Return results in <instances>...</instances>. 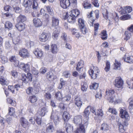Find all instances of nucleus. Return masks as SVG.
<instances>
[{
    "label": "nucleus",
    "instance_id": "obj_1",
    "mask_svg": "<svg viewBox=\"0 0 133 133\" xmlns=\"http://www.w3.org/2000/svg\"><path fill=\"white\" fill-rule=\"evenodd\" d=\"M74 123L76 125L78 126L79 127H87L88 122L87 119L82 121V117L80 115L75 116L74 118Z\"/></svg>",
    "mask_w": 133,
    "mask_h": 133
},
{
    "label": "nucleus",
    "instance_id": "obj_2",
    "mask_svg": "<svg viewBox=\"0 0 133 133\" xmlns=\"http://www.w3.org/2000/svg\"><path fill=\"white\" fill-rule=\"evenodd\" d=\"M60 5L64 9H66L70 5L76 7L77 4L76 0H59Z\"/></svg>",
    "mask_w": 133,
    "mask_h": 133
},
{
    "label": "nucleus",
    "instance_id": "obj_3",
    "mask_svg": "<svg viewBox=\"0 0 133 133\" xmlns=\"http://www.w3.org/2000/svg\"><path fill=\"white\" fill-rule=\"evenodd\" d=\"M79 14V11L77 9L71 11V14L67 18L68 22L71 23H74L75 21V18Z\"/></svg>",
    "mask_w": 133,
    "mask_h": 133
},
{
    "label": "nucleus",
    "instance_id": "obj_4",
    "mask_svg": "<svg viewBox=\"0 0 133 133\" xmlns=\"http://www.w3.org/2000/svg\"><path fill=\"white\" fill-rule=\"evenodd\" d=\"M114 92L113 90H109L108 91L107 90L106 91V95L105 96L108 98L110 103H112L114 102L115 98V96L113 95Z\"/></svg>",
    "mask_w": 133,
    "mask_h": 133
},
{
    "label": "nucleus",
    "instance_id": "obj_5",
    "mask_svg": "<svg viewBox=\"0 0 133 133\" xmlns=\"http://www.w3.org/2000/svg\"><path fill=\"white\" fill-rule=\"evenodd\" d=\"M58 113L52 111L50 117V119L53 120L55 125H57L59 122Z\"/></svg>",
    "mask_w": 133,
    "mask_h": 133
},
{
    "label": "nucleus",
    "instance_id": "obj_6",
    "mask_svg": "<svg viewBox=\"0 0 133 133\" xmlns=\"http://www.w3.org/2000/svg\"><path fill=\"white\" fill-rule=\"evenodd\" d=\"M99 71L97 67H94L93 69H90L89 71V73L90 75L91 76L92 78L93 79H96L98 75Z\"/></svg>",
    "mask_w": 133,
    "mask_h": 133
},
{
    "label": "nucleus",
    "instance_id": "obj_7",
    "mask_svg": "<svg viewBox=\"0 0 133 133\" xmlns=\"http://www.w3.org/2000/svg\"><path fill=\"white\" fill-rule=\"evenodd\" d=\"M114 83L115 87L118 88H122L124 84L123 81L120 77H116Z\"/></svg>",
    "mask_w": 133,
    "mask_h": 133
},
{
    "label": "nucleus",
    "instance_id": "obj_8",
    "mask_svg": "<svg viewBox=\"0 0 133 133\" xmlns=\"http://www.w3.org/2000/svg\"><path fill=\"white\" fill-rule=\"evenodd\" d=\"M27 76L25 74L22 75V80L25 83H27L29 81L31 82L32 80V75L30 73H28Z\"/></svg>",
    "mask_w": 133,
    "mask_h": 133
},
{
    "label": "nucleus",
    "instance_id": "obj_9",
    "mask_svg": "<svg viewBox=\"0 0 133 133\" xmlns=\"http://www.w3.org/2000/svg\"><path fill=\"white\" fill-rule=\"evenodd\" d=\"M15 33L11 31L9 34L8 36L9 37H12V41L13 43L15 44H18L20 41V38L18 36H16Z\"/></svg>",
    "mask_w": 133,
    "mask_h": 133
},
{
    "label": "nucleus",
    "instance_id": "obj_10",
    "mask_svg": "<svg viewBox=\"0 0 133 133\" xmlns=\"http://www.w3.org/2000/svg\"><path fill=\"white\" fill-rule=\"evenodd\" d=\"M18 66L25 72H27L30 71V66L28 64H25L23 63H21Z\"/></svg>",
    "mask_w": 133,
    "mask_h": 133
},
{
    "label": "nucleus",
    "instance_id": "obj_11",
    "mask_svg": "<svg viewBox=\"0 0 133 133\" xmlns=\"http://www.w3.org/2000/svg\"><path fill=\"white\" fill-rule=\"evenodd\" d=\"M19 54L21 57L23 58L28 57L29 55L28 50L25 48L21 49L19 51Z\"/></svg>",
    "mask_w": 133,
    "mask_h": 133
},
{
    "label": "nucleus",
    "instance_id": "obj_12",
    "mask_svg": "<svg viewBox=\"0 0 133 133\" xmlns=\"http://www.w3.org/2000/svg\"><path fill=\"white\" fill-rule=\"evenodd\" d=\"M9 60L14 64L15 66L17 67L18 66L19 62L15 56L13 55L10 56L9 58Z\"/></svg>",
    "mask_w": 133,
    "mask_h": 133
},
{
    "label": "nucleus",
    "instance_id": "obj_13",
    "mask_svg": "<svg viewBox=\"0 0 133 133\" xmlns=\"http://www.w3.org/2000/svg\"><path fill=\"white\" fill-rule=\"evenodd\" d=\"M120 115L122 118H124L127 120H129L130 117L126 111L121 109L120 110Z\"/></svg>",
    "mask_w": 133,
    "mask_h": 133
},
{
    "label": "nucleus",
    "instance_id": "obj_14",
    "mask_svg": "<svg viewBox=\"0 0 133 133\" xmlns=\"http://www.w3.org/2000/svg\"><path fill=\"white\" fill-rule=\"evenodd\" d=\"M48 34L45 32H43L39 35V40L42 42H45L46 41L48 38Z\"/></svg>",
    "mask_w": 133,
    "mask_h": 133
},
{
    "label": "nucleus",
    "instance_id": "obj_15",
    "mask_svg": "<svg viewBox=\"0 0 133 133\" xmlns=\"http://www.w3.org/2000/svg\"><path fill=\"white\" fill-rule=\"evenodd\" d=\"M81 99L79 97L77 96H75V104L79 108H80L82 105V102Z\"/></svg>",
    "mask_w": 133,
    "mask_h": 133
},
{
    "label": "nucleus",
    "instance_id": "obj_16",
    "mask_svg": "<svg viewBox=\"0 0 133 133\" xmlns=\"http://www.w3.org/2000/svg\"><path fill=\"white\" fill-rule=\"evenodd\" d=\"M64 126L65 128L66 131L67 133H70L72 132L73 130V127L69 123H65Z\"/></svg>",
    "mask_w": 133,
    "mask_h": 133
},
{
    "label": "nucleus",
    "instance_id": "obj_17",
    "mask_svg": "<svg viewBox=\"0 0 133 133\" xmlns=\"http://www.w3.org/2000/svg\"><path fill=\"white\" fill-rule=\"evenodd\" d=\"M47 79L50 81H52L56 79L57 77L56 76L54 75L51 71H50L46 74Z\"/></svg>",
    "mask_w": 133,
    "mask_h": 133
},
{
    "label": "nucleus",
    "instance_id": "obj_18",
    "mask_svg": "<svg viewBox=\"0 0 133 133\" xmlns=\"http://www.w3.org/2000/svg\"><path fill=\"white\" fill-rule=\"evenodd\" d=\"M52 21V26H55L58 25L59 20L57 17L55 16H52L51 18Z\"/></svg>",
    "mask_w": 133,
    "mask_h": 133
},
{
    "label": "nucleus",
    "instance_id": "obj_19",
    "mask_svg": "<svg viewBox=\"0 0 133 133\" xmlns=\"http://www.w3.org/2000/svg\"><path fill=\"white\" fill-rule=\"evenodd\" d=\"M34 25L36 27H38L42 25V22L40 19L38 18H35L33 19Z\"/></svg>",
    "mask_w": 133,
    "mask_h": 133
},
{
    "label": "nucleus",
    "instance_id": "obj_20",
    "mask_svg": "<svg viewBox=\"0 0 133 133\" xmlns=\"http://www.w3.org/2000/svg\"><path fill=\"white\" fill-rule=\"evenodd\" d=\"M15 27L18 30L21 31L25 28V26L23 23H18L15 25Z\"/></svg>",
    "mask_w": 133,
    "mask_h": 133
},
{
    "label": "nucleus",
    "instance_id": "obj_21",
    "mask_svg": "<svg viewBox=\"0 0 133 133\" xmlns=\"http://www.w3.org/2000/svg\"><path fill=\"white\" fill-rule=\"evenodd\" d=\"M26 19L25 16L20 15L17 18V22L18 23H22L26 21Z\"/></svg>",
    "mask_w": 133,
    "mask_h": 133
},
{
    "label": "nucleus",
    "instance_id": "obj_22",
    "mask_svg": "<svg viewBox=\"0 0 133 133\" xmlns=\"http://www.w3.org/2000/svg\"><path fill=\"white\" fill-rule=\"evenodd\" d=\"M47 112L48 110L47 108L46 107H44L42 108L40 110L38 111L37 113L41 116H43Z\"/></svg>",
    "mask_w": 133,
    "mask_h": 133
},
{
    "label": "nucleus",
    "instance_id": "obj_23",
    "mask_svg": "<svg viewBox=\"0 0 133 133\" xmlns=\"http://www.w3.org/2000/svg\"><path fill=\"white\" fill-rule=\"evenodd\" d=\"M20 121L21 124L23 127L25 128L28 125V123L27 121L23 117H22Z\"/></svg>",
    "mask_w": 133,
    "mask_h": 133
},
{
    "label": "nucleus",
    "instance_id": "obj_24",
    "mask_svg": "<svg viewBox=\"0 0 133 133\" xmlns=\"http://www.w3.org/2000/svg\"><path fill=\"white\" fill-rule=\"evenodd\" d=\"M51 52L53 54H56L58 51L57 46L55 44H52L51 45Z\"/></svg>",
    "mask_w": 133,
    "mask_h": 133
},
{
    "label": "nucleus",
    "instance_id": "obj_25",
    "mask_svg": "<svg viewBox=\"0 0 133 133\" xmlns=\"http://www.w3.org/2000/svg\"><path fill=\"white\" fill-rule=\"evenodd\" d=\"M84 62L82 61H80L78 63L76 69L79 72L81 70V69L83 67Z\"/></svg>",
    "mask_w": 133,
    "mask_h": 133
},
{
    "label": "nucleus",
    "instance_id": "obj_26",
    "mask_svg": "<svg viewBox=\"0 0 133 133\" xmlns=\"http://www.w3.org/2000/svg\"><path fill=\"white\" fill-rule=\"evenodd\" d=\"M34 53L36 56L38 57H41L43 55V51L38 49H36L34 52Z\"/></svg>",
    "mask_w": 133,
    "mask_h": 133
},
{
    "label": "nucleus",
    "instance_id": "obj_27",
    "mask_svg": "<svg viewBox=\"0 0 133 133\" xmlns=\"http://www.w3.org/2000/svg\"><path fill=\"white\" fill-rule=\"evenodd\" d=\"M87 127H82L78 128L74 132V133H85V129Z\"/></svg>",
    "mask_w": 133,
    "mask_h": 133
},
{
    "label": "nucleus",
    "instance_id": "obj_28",
    "mask_svg": "<svg viewBox=\"0 0 133 133\" xmlns=\"http://www.w3.org/2000/svg\"><path fill=\"white\" fill-rule=\"evenodd\" d=\"M60 28H58L55 29L53 33V38L54 37L55 38L57 39V38L58 37L59 33L60 32Z\"/></svg>",
    "mask_w": 133,
    "mask_h": 133
},
{
    "label": "nucleus",
    "instance_id": "obj_29",
    "mask_svg": "<svg viewBox=\"0 0 133 133\" xmlns=\"http://www.w3.org/2000/svg\"><path fill=\"white\" fill-rule=\"evenodd\" d=\"M32 2L30 0H24L23 5L25 7L30 6L32 4Z\"/></svg>",
    "mask_w": 133,
    "mask_h": 133
},
{
    "label": "nucleus",
    "instance_id": "obj_30",
    "mask_svg": "<svg viewBox=\"0 0 133 133\" xmlns=\"http://www.w3.org/2000/svg\"><path fill=\"white\" fill-rule=\"evenodd\" d=\"M83 5L84 8L85 9H90L91 8V4L87 1H84Z\"/></svg>",
    "mask_w": 133,
    "mask_h": 133
},
{
    "label": "nucleus",
    "instance_id": "obj_31",
    "mask_svg": "<svg viewBox=\"0 0 133 133\" xmlns=\"http://www.w3.org/2000/svg\"><path fill=\"white\" fill-rule=\"evenodd\" d=\"M101 38L103 40H105L107 38V31L105 30H103L102 31L101 33Z\"/></svg>",
    "mask_w": 133,
    "mask_h": 133
},
{
    "label": "nucleus",
    "instance_id": "obj_32",
    "mask_svg": "<svg viewBox=\"0 0 133 133\" xmlns=\"http://www.w3.org/2000/svg\"><path fill=\"white\" fill-rule=\"evenodd\" d=\"M90 106H88L86 108L84 111V116L87 117L90 112Z\"/></svg>",
    "mask_w": 133,
    "mask_h": 133
},
{
    "label": "nucleus",
    "instance_id": "obj_33",
    "mask_svg": "<svg viewBox=\"0 0 133 133\" xmlns=\"http://www.w3.org/2000/svg\"><path fill=\"white\" fill-rule=\"evenodd\" d=\"M46 131L47 132L51 133L54 130V126L52 125L49 124L46 127Z\"/></svg>",
    "mask_w": 133,
    "mask_h": 133
},
{
    "label": "nucleus",
    "instance_id": "obj_34",
    "mask_svg": "<svg viewBox=\"0 0 133 133\" xmlns=\"http://www.w3.org/2000/svg\"><path fill=\"white\" fill-rule=\"evenodd\" d=\"M0 83L2 85H7L8 84V82L5 80L4 77H0Z\"/></svg>",
    "mask_w": 133,
    "mask_h": 133
},
{
    "label": "nucleus",
    "instance_id": "obj_35",
    "mask_svg": "<svg viewBox=\"0 0 133 133\" xmlns=\"http://www.w3.org/2000/svg\"><path fill=\"white\" fill-rule=\"evenodd\" d=\"M70 116V114L67 112L65 111L64 112L63 117L65 121H67V120L69 119Z\"/></svg>",
    "mask_w": 133,
    "mask_h": 133
},
{
    "label": "nucleus",
    "instance_id": "obj_36",
    "mask_svg": "<svg viewBox=\"0 0 133 133\" xmlns=\"http://www.w3.org/2000/svg\"><path fill=\"white\" fill-rule=\"evenodd\" d=\"M5 27L6 29L9 30H11L12 27V25L11 22L8 21H7L5 23Z\"/></svg>",
    "mask_w": 133,
    "mask_h": 133
},
{
    "label": "nucleus",
    "instance_id": "obj_37",
    "mask_svg": "<svg viewBox=\"0 0 133 133\" xmlns=\"http://www.w3.org/2000/svg\"><path fill=\"white\" fill-rule=\"evenodd\" d=\"M72 34L75 35L76 38H78L80 36L79 32L75 28L72 29Z\"/></svg>",
    "mask_w": 133,
    "mask_h": 133
},
{
    "label": "nucleus",
    "instance_id": "obj_38",
    "mask_svg": "<svg viewBox=\"0 0 133 133\" xmlns=\"http://www.w3.org/2000/svg\"><path fill=\"white\" fill-rule=\"evenodd\" d=\"M109 126L106 123H103L101 125V129L104 131L108 130H109Z\"/></svg>",
    "mask_w": 133,
    "mask_h": 133
},
{
    "label": "nucleus",
    "instance_id": "obj_39",
    "mask_svg": "<svg viewBox=\"0 0 133 133\" xmlns=\"http://www.w3.org/2000/svg\"><path fill=\"white\" fill-rule=\"evenodd\" d=\"M46 9V10L51 15L53 16L54 14L53 10L49 6H45Z\"/></svg>",
    "mask_w": 133,
    "mask_h": 133
},
{
    "label": "nucleus",
    "instance_id": "obj_40",
    "mask_svg": "<svg viewBox=\"0 0 133 133\" xmlns=\"http://www.w3.org/2000/svg\"><path fill=\"white\" fill-rule=\"evenodd\" d=\"M115 67L114 69L115 70H119L121 69L120 62L118 61L115 60V63H114Z\"/></svg>",
    "mask_w": 133,
    "mask_h": 133
},
{
    "label": "nucleus",
    "instance_id": "obj_41",
    "mask_svg": "<svg viewBox=\"0 0 133 133\" xmlns=\"http://www.w3.org/2000/svg\"><path fill=\"white\" fill-rule=\"evenodd\" d=\"M128 101L129 102V110H132L133 109V99L130 98L128 99Z\"/></svg>",
    "mask_w": 133,
    "mask_h": 133
},
{
    "label": "nucleus",
    "instance_id": "obj_42",
    "mask_svg": "<svg viewBox=\"0 0 133 133\" xmlns=\"http://www.w3.org/2000/svg\"><path fill=\"white\" fill-rule=\"evenodd\" d=\"M124 61L127 63H133V56H130L125 58Z\"/></svg>",
    "mask_w": 133,
    "mask_h": 133
},
{
    "label": "nucleus",
    "instance_id": "obj_43",
    "mask_svg": "<svg viewBox=\"0 0 133 133\" xmlns=\"http://www.w3.org/2000/svg\"><path fill=\"white\" fill-rule=\"evenodd\" d=\"M125 11L123 12V14H125L126 13H130L132 11V8L129 6H127L125 7H124Z\"/></svg>",
    "mask_w": 133,
    "mask_h": 133
},
{
    "label": "nucleus",
    "instance_id": "obj_44",
    "mask_svg": "<svg viewBox=\"0 0 133 133\" xmlns=\"http://www.w3.org/2000/svg\"><path fill=\"white\" fill-rule=\"evenodd\" d=\"M118 125L119 126V130L121 133L124 132L125 130V129L124 126L121 123H118Z\"/></svg>",
    "mask_w": 133,
    "mask_h": 133
},
{
    "label": "nucleus",
    "instance_id": "obj_45",
    "mask_svg": "<svg viewBox=\"0 0 133 133\" xmlns=\"http://www.w3.org/2000/svg\"><path fill=\"white\" fill-rule=\"evenodd\" d=\"M97 93L95 96L96 98H101L102 97L101 90L100 89H98L96 90Z\"/></svg>",
    "mask_w": 133,
    "mask_h": 133
},
{
    "label": "nucleus",
    "instance_id": "obj_46",
    "mask_svg": "<svg viewBox=\"0 0 133 133\" xmlns=\"http://www.w3.org/2000/svg\"><path fill=\"white\" fill-rule=\"evenodd\" d=\"M81 89L83 91H86L88 88V85L85 82H82L81 83Z\"/></svg>",
    "mask_w": 133,
    "mask_h": 133
},
{
    "label": "nucleus",
    "instance_id": "obj_47",
    "mask_svg": "<svg viewBox=\"0 0 133 133\" xmlns=\"http://www.w3.org/2000/svg\"><path fill=\"white\" fill-rule=\"evenodd\" d=\"M125 37L124 38V39L127 41L130 38L131 36V34L128 31H125Z\"/></svg>",
    "mask_w": 133,
    "mask_h": 133
},
{
    "label": "nucleus",
    "instance_id": "obj_48",
    "mask_svg": "<svg viewBox=\"0 0 133 133\" xmlns=\"http://www.w3.org/2000/svg\"><path fill=\"white\" fill-rule=\"evenodd\" d=\"M55 97L56 98L59 100L62 99V95L61 92L58 91L55 94Z\"/></svg>",
    "mask_w": 133,
    "mask_h": 133
},
{
    "label": "nucleus",
    "instance_id": "obj_49",
    "mask_svg": "<svg viewBox=\"0 0 133 133\" xmlns=\"http://www.w3.org/2000/svg\"><path fill=\"white\" fill-rule=\"evenodd\" d=\"M14 10L16 13H20L21 12V9L18 6H13Z\"/></svg>",
    "mask_w": 133,
    "mask_h": 133
},
{
    "label": "nucleus",
    "instance_id": "obj_50",
    "mask_svg": "<svg viewBox=\"0 0 133 133\" xmlns=\"http://www.w3.org/2000/svg\"><path fill=\"white\" fill-rule=\"evenodd\" d=\"M130 18V15L128 14L124 15L120 17L121 19L123 20L128 19Z\"/></svg>",
    "mask_w": 133,
    "mask_h": 133
},
{
    "label": "nucleus",
    "instance_id": "obj_51",
    "mask_svg": "<svg viewBox=\"0 0 133 133\" xmlns=\"http://www.w3.org/2000/svg\"><path fill=\"white\" fill-rule=\"evenodd\" d=\"M60 83H59V85L58 87L59 89H61L63 87V86L64 85L65 81L63 80V78H61L60 80Z\"/></svg>",
    "mask_w": 133,
    "mask_h": 133
},
{
    "label": "nucleus",
    "instance_id": "obj_52",
    "mask_svg": "<svg viewBox=\"0 0 133 133\" xmlns=\"http://www.w3.org/2000/svg\"><path fill=\"white\" fill-rule=\"evenodd\" d=\"M32 9L35 10L37 8L38 4L36 0H33Z\"/></svg>",
    "mask_w": 133,
    "mask_h": 133
},
{
    "label": "nucleus",
    "instance_id": "obj_53",
    "mask_svg": "<svg viewBox=\"0 0 133 133\" xmlns=\"http://www.w3.org/2000/svg\"><path fill=\"white\" fill-rule=\"evenodd\" d=\"M78 22L79 25L80 27L81 26H84L85 25L84 24V21L81 18H79L78 19Z\"/></svg>",
    "mask_w": 133,
    "mask_h": 133
},
{
    "label": "nucleus",
    "instance_id": "obj_54",
    "mask_svg": "<svg viewBox=\"0 0 133 133\" xmlns=\"http://www.w3.org/2000/svg\"><path fill=\"white\" fill-rule=\"evenodd\" d=\"M30 102L32 103H34L36 102L37 100V98L36 96H33L30 97Z\"/></svg>",
    "mask_w": 133,
    "mask_h": 133
},
{
    "label": "nucleus",
    "instance_id": "obj_55",
    "mask_svg": "<svg viewBox=\"0 0 133 133\" xmlns=\"http://www.w3.org/2000/svg\"><path fill=\"white\" fill-rule=\"evenodd\" d=\"M110 68V62L107 61L106 63V66L104 69L105 71L107 72L109 71Z\"/></svg>",
    "mask_w": 133,
    "mask_h": 133
},
{
    "label": "nucleus",
    "instance_id": "obj_56",
    "mask_svg": "<svg viewBox=\"0 0 133 133\" xmlns=\"http://www.w3.org/2000/svg\"><path fill=\"white\" fill-rule=\"evenodd\" d=\"M2 63L3 64H4L8 61L7 58L5 56H2L1 57Z\"/></svg>",
    "mask_w": 133,
    "mask_h": 133
},
{
    "label": "nucleus",
    "instance_id": "obj_57",
    "mask_svg": "<svg viewBox=\"0 0 133 133\" xmlns=\"http://www.w3.org/2000/svg\"><path fill=\"white\" fill-rule=\"evenodd\" d=\"M80 28L81 32L83 34H85L87 32V29L85 27V25L83 27L81 26Z\"/></svg>",
    "mask_w": 133,
    "mask_h": 133
},
{
    "label": "nucleus",
    "instance_id": "obj_58",
    "mask_svg": "<svg viewBox=\"0 0 133 133\" xmlns=\"http://www.w3.org/2000/svg\"><path fill=\"white\" fill-rule=\"evenodd\" d=\"M63 76L65 78L69 77L70 76V73L68 71H65L63 73Z\"/></svg>",
    "mask_w": 133,
    "mask_h": 133
},
{
    "label": "nucleus",
    "instance_id": "obj_59",
    "mask_svg": "<svg viewBox=\"0 0 133 133\" xmlns=\"http://www.w3.org/2000/svg\"><path fill=\"white\" fill-rule=\"evenodd\" d=\"M32 72L33 74L36 75L39 73L38 71L34 67L32 68Z\"/></svg>",
    "mask_w": 133,
    "mask_h": 133
},
{
    "label": "nucleus",
    "instance_id": "obj_60",
    "mask_svg": "<svg viewBox=\"0 0 133 133\" xmlns=\"http://www.w3.org/2000/svg\"><path fill=\"white\" fill-rule=\"evenodd\" d=\"M103 114L102 110L101 109L97 110L96 113V115L98 116H103Z\"/></svg>",
    "mask_w": 133,
    "mask_h": 133
},
{
    "label": "nucleus",
    "instance_id": "obj_61",
    "mask_svg": "<svg viewBox=\"0 0 133 133\" xmlns=\"http://www.w3.org/2000/svg\"><path fill=\"white\" fill-rule=\"evenodd\" d=\"M99 26V24L98 23H96L94 24V35H96L97 34L96 32H97V30H98Z\"/></svg>",
    "mask_w": 133,
    "mask_h": 133
},
{
    "label": "nucleus",
    "instance_id": "obj_62",
    "mask_svg": "<svg viewBox=\"0 0 133 133\" xmlns=\"http://www.w3.org/2000/svg\"><path fill=\"white\" fill-rule=\"evenodd\" d=\"M9 99H8V100ZM8 102L9 103H10L12 106H15L16 105L15 101L14 100L12 99H9V100L8 101Z\"/></svg>",
    "mask_w": 133,
    "mask_h": 133
},
{
    "label": "nucleus",
    "instance_id": "obj_63",
    "mask_svg": "<svg viewBox=\"0 0 133 133\" xmlns=\"http://www.w3.org/2000/svg\"><path fill=\"white\" fill-rule=\"evenodd\" d=\"M5 48L6 49H10L11 48V45L9 41H6L5 43Z\"/></svg>",
    "mask_w": 133,
    "mask_h": 133
},
{
    "label": "nucleus",
    "instance_id": "obj_64",
    "mask_svg": "<svg viewBox=\"0 0 133 133\" xmlns=\"http://www.w3.org/2000/svg\"><path fill=\"white\" fill-rule=\"evenodd\" d=\"M4 10L6 11H10V12L12 11V8L9 5L5 6L4 8Z\"/></svg>",
    "mask_w": 133,
    "mask_h": 133
}]
</instances>
